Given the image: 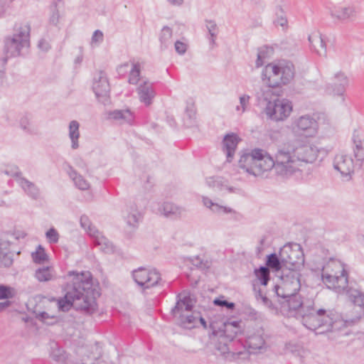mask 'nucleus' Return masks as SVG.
<instances>
[{"mask_svg":"<svg viewBox=\"0 0 364 364\" xmlns=\"http://www.w3.org/2000/svg\"><path fill=\"white\" fill-rule=\"evenodd\" d=\"M246 344L250 353L265 350L267 348L265 333L263 329H259L250 335L246 340Z\"/></svg>","mask_w":364,"mask_h":364,"instance_id":"nucleus-17","label":"nucleus"},{"mask_svg":"<svg viewBox=\"0 0 364 364\" xmlns=\"http://www.w3.org/2000/svg\"><path fill=\"white\" fill-rule=\"evenodd\" d=\"M32 258L34 262L41 264L48 259V255L41 245H38L35 252L32 253Z\"/></svg>","mask_w":364,"mask_h":364,"instance_id":"nucleus-40","label":"nucleus"},{"mask_svg":"<svg viewBox=\"0 0 364 364\" xmlns=\"http://www.w3.org/2000/svg\"><path fill=\"white\" fill-rule=\"evenodd\" d=\"M68 282L63 290L64 298L58 300V307L63 311L71 306L91 315L97 309L96 298L98 291L93 288L92 274L90 272H69Z\"/></svg>","mask_w":364,"mask_h":364,"instance_id":"nucleus-2","label":"nucleus"},{"mask_svg":"<svg viewBox=\"0 0 364 364\" xmlns=\"http://www.w3.org/2000/svg\"><path fill=\"white\" fill-rule=\"evenodd\" d=\"M136 92L141 102L146 106L152 103V100L155 97V91L151 82L148 80L143 81L138 86Z\"/></svg>","mask_w":364,"mask_h":364,"instance_id":"nucleus-19","label":"nucleus"},{"mask_svg":"<svg viewBox=\"0 0 364 364\" xmlns=\"http://www.w3.org/2000/svg\"><path fill=\"white\" fill-rule=\"evenodd\" d=\"M251 314H252L254 316H255V318H257V316H258V313L255 311V310H252Z\"/></svg>","mask_w":364,"mask_h":364,"instance_id":"nucleus-62","label":"nucleus"},{"mask_svg":"<svg viewBox=\"0 0 364 364\" xmlns=\"http://www.w3.org/2000/svg\"><path fill=\"white\" fill-rule=\"evenodd\" d=\"M347 295L350 301L358 307V316L364 315V294L358 289L350 288L347 290Z\"/></svg>","mask_w":364,"mask_h":364,"instance_id":"nucleus-24","label":"nucleus"},{"mask_svg":"<svg viewBox=\"0 0 364 364\" xmlns=\"http://www.w3.org/2000/svg\"><path fill=\"white\" fill-rule=\"evenodd\" d=\"M241 333L240 326L237 321L226 323L223 330L220 331L214 338L215 348L221 355L232 353L231 343Z\"/></svg>","mask_w":364,"mask_h":364,"instance_id":"nucleus-9","label":"nucleus"},{"mask_svg":"<svg viewBox=\"0 0 364 364\" xmlns=\"http://www.w3.org/2000/svg\"><path fill=\"white\" fill-rule=\"evenodd\" d=\"M80 123L76 120H72L68 127L69 138L71 141V148L77 149L79 147V138H80Z\"/></svg>","mask_w":364,"mask_h":364,"instance_id":"nucleus-29","label":"nucleus"},{"mask_svg":"<svg viewBox=\"0 0 364 364\" xmlns=\"http://www.w3.org/2000/svg\"><path fill=\"white\" fill-rule=\"evenodd\" d=\"M348 85V77L343 73L338 72L334 75L332 87L335 95H342Z\"/></svg>","mask_w":364,"mask_h":364,"instance_id":"nucleus-25","label":"nucleus"},{"mask_svg":"<svg viewBox=\"0 0 364 364\" xmlns=\"http://www.w3.org/2000/svg\"><path fill=\"white\" fill-rule=\"evenodd\" d=\"M193 263L195 266L198 267H200V268H203L205 265L203 264V262H202V259L199 257H197L193 261Z\"/></svg>","mask_w":364,"mask_h":364,"instance_id":"nucleus-59","label":"nucleus"},{"mask_svg":"<svg viewBox=\"0 0 364 364\" xmlns=\"http://www.w3.org/2000/svg\"><path fill=\"white\" fill-rule=\"evenodd\" d=\"M12 176L16 178L18 184L28 197L34 200L39 198L40 189L34 183L23 177L21 171L14 172Z\"/></svg>","mask_w":364,"mask_h":364,"instance_id":"nucleus-18","label":"nucleus"},{"mask_svg":"<svg viewBox=\"0 0 364 364\" xmlns=\"http://www.w3.org/2000/svg\"><path fill=\"white\" fill-rule=\"evenodd\" d=\"M266 96L262 100L258 96L259 103L263 105L265 103L264 111L267 116L274 121H283L287 119L292 111V105L290 101L287 99H276L269 100Z\"/></svg>","mask_w":364,"mask_h":364,"instance_id":"nucleus-10","label":"nucleus"},{"mask_svg":"<svg viewBox=\"0 0 364 364\" xmlns=\"http://www.w3.org/2000/svg\"><path fill=\"white\" fill-rule=\"evenodd\" d=\"M91 237L93 240L95 246L97 247L101 251L105 253L114 252L112 243L98 230H93Z\"/></svg>","mask_w":364,"mask_h":364,"instance_id":"nucleus-22","label":"nucleus"},{"mask_svg":"<svg viewBox=\"0 0 364 364\" xmlns=\"http://www.w3.org/2000/svg\"><path fill=\"white\" fill-rule=\"evenodd\" d=\"M36 318L48 325H53L58 321V318L55 316L50 315L46 311L39 312Z\"/></svg>","mask_w":364,"mask_h":364,"instance_id":"nucleus-42","label":"nucleus"},{"mask_svg":"<svg viewBox=\"0 0 364 364\" xmlns=\"http://www.w3.org/2000/svg\"><path fill=\"white\" fill-rule=\"evenodd\" d=\"M64 3L62 0H53L50 5L52 14L50 17V23H55L60 20L59 9L63 8Z\"/></svg>","mask_w":364,"mask_h":364,"instance_id":"nucleus-35","label":"nucleus"},{"mask_svg":"<svg viewBox=\"0 0 364 364\" xmlns=\"http://www.w3.org/2000/svg\"><path fill=\"white\" fill-rule=\"evenodd\" d=\"M266 264V267L272 269L274 271L282 270V272L284 269V264L282 261L280 255H279V256H277L275 253L267 256Z\"/></svg>","mask_w":364,"mask_h":364,"instance_id":"nucleus-33","label":"nucleus"},{"mask_svg":"<svg viewBox=\"0 0 364 364\" xmlns=\"http://www.w3.org/2000/svg\"><path fill=\"white\" fill-rule=\"evenodd\" d=\"M279 255L287 269H297L304 263V256L300 245H296L295 248L284 245L281 248Z\"/></svg>","mask_w":364,"mask_h":364,"instance_id":"nucleus-11","label":"nucleus"},{"mask_svg":"<svg viewBox=\"0 0 364 364\" xmlns=\"http://www.w3.org/2000/svg\"><path fill=\"white\" fill-rule=\"evenodd\" d=\"M301 274L298 269L284 268L280 276V283L274 287L278 299L296 294L301 289Z\"/></svg>","mask_w":364,"mask_h":364,"instance_id":"nucleus-8","label":"nucleus"},{"mask_svg":"<svg viewBox=\"0 0 364 364\" xmlns=\"http://www.w3.org/2000/svg\"><path fill=\"white\" fill-rule=\"evenodd\" d=\"M196 115V110L195 103L193 100H189L186 102L185 110V124L187 127H190L193 126Z\"/></svg>","mask_w":364,"mask_h":364,"instance_id":"nucleus-31","label":"nucleus"},{"mask_svg":"<svg viewBox=\"0 0 364 364\" xmlns=\"http://www.w3.org/2000/svg\"><path fill=\"white\" fill-rule=\"evenodd\" d=\"M68 174L77 188L82 191L89 189L90 183L83 176L77 174L72 167H70Z\"/></svg>","mask_w":364,"mask_h":364,"instance_id":"nucleus-32","label":"nucleus"},{"mask_svg":"<svg viewBox=\"0 0 364 364\" xmlns=\"http://www.w3.org/2000/svg\"><path fill=\"white\" fill-rule=\"evenodd\" d=\"M172 30L168 26H164L161 29L159 40L161 44V48H166L172 43Z\"/></svg>","mask_w":364,"mask_h":364,"instance_id":"nucleus-34","label":"nucleus"},{"mask_svg":"<svg viewBox=\"0 0 364 364\" xmlns=\"http://www.w3.org/2000/svg\"><path fill=\"white\" fill-rule=\"evenodd\" d=\"M294 77V66L290 61L282 60L269 63L264 68L262 79L269 87L287 85Z\"/></svg>","mask_w":364,"mask_h":364,"instance_id":"nucleus-5","label":"nucleus"},{"mask_svg":"<svg viewBox=\"0 0 364 364\" xmlns=\"http://www.w3.org/2000/svg\"><path fill=\"white\" fill-rule=\"evenodd\" d=\"M194 304L195 301L190 296H183L171 310L179 325L185 328H194L198 323L199 312L193 311Z\"/></svg>","mask_w":364,"mask_h":364,"instance_id":"nucleus-7","label":"nucleus"},{"mask_svg":"<svg viewBox=\"0 0 364 364\" xmlns=\"http://www.w3.org/2000/svg\"><path fill=\"white\" fill-rule=\"evenodd\" d=\"M10 237H12V235L9 233H6L1 237V238H0V253H1V252L3 253L11 252L9 251L10 245L11 243L10 241V239H9Z\"/></svg>","mask_w":364,"mask_h":364,"instance_id":"nucleus-44","label":"nucleus"},{"mask_svg":"<svg viewBox=\"0 0 364 364\" xmlns=\"http://www.w3.org/2000/svg\"><path fill=\"white\" fill-rule=\"evenodd\" d=\"M277 23H287V19L284 11L281 8L277 9Z\"/></svg>","mask_w":364,"mask_h":364,"instance_id":"nucleus-56","label":"nucleus"},{"mask_svg":"<svg viewBox=\"0 0 364 364\" xmlns=\"http://www.w3.org/2000/svg\"><path fill=\"white\" fill-rule=\"evenodd\" d=\"M294 129L307 136H312L317 132L318 123L314 117L306 114L294 121Z\"/></svg>","mask_w":364,"mask_h":364,"instance_id":"nucleus-16","label":"nucleus"},{"mask_svg":"<svg viewBox=\"0 0 364 364\" xmlns=\"http://www.w3.org/2000/svg\"><path fill=\"white\" fill-rule=\"evenodd\" d=\"M322 152L325 149L315 144L294 141L279 146L274 157L261 149L244 152L238 163L250 175L259 176L273 168L276 175L287 178L299 170L301 162L313 163Z\"/></svg>","mask_w":364,"mask_h":364,"instance_id":"nucleus-1","label":"nucleus"},{"mask_svg":"<svg viewBox=\"0 0 364 364\" xmlns=\"http://www.w3.org/2000/svg\"><path fill=\"white\" fill-rule=\"evenodd\" d=\"M0 263L4 267H10L13 264V257L11 252L0 253Z\"/></svg>","mask_w":364,"mask_h":364,"instance_id":"nucleus-50","label":"nucleus"},{"mask_svg":"<svg viewBox=\"0 0 364 364\" xmlns=\"http://www.w3.org/2000/svg\"><path fill=\"white\" fill-rule=\"evenodd\" d=\"M80 222L82 228L87 232L90 237L92 236L93 230H97L96 227L92 225L89 218L87 215H82L80 217Z\"/></svg>","mask_w":364,"mask_h":364,"instance_id":"nucleus-45","label":"nucleus"},{"mask_svg":"<svg viewBox=\"0 0 364 364\" xmlns=\"http://www.w3.org/2000/svg\"><path fill=\"white\" fill-rule=\"evenodd\" d=\"M334 168L339 171L342 176L347 181L351 178V174L354 171V163L351 156L345 154H338L336 155L333 160Z\"/></svg>","mask_w":364,"mask_h":364,"instance_id":"nucleus-15","label":"nucleus"},{"mask_svg":"<svg viewBox=\"0 0 364 364\" xmlns=\"http://www.w3.org/2000/svg\"><path fill=\"white\" fill-rule=\"evenodd\" d=\"M239 142V138L235 134H227L223 141V150L226 154L227 161H231Z\"/></svg>","mask_w":364,"mask_h":364,"instance_id":"nucleus-23","label":"nucleus"},{"mask_svg":"<svg viewBox=\"0 0 364 364\" xmlns=\"http://www.w3.org/2000/svg\"><path fill=\"white\" fill-rule=\"evenodd\" d=\"M159 211L166 218H176L181 215L183 209L172 203L166 202L159 207Z\"/></svg>","mask_w":364,"mask_h":364,"instance_id":"nucleus-27","label":"nucleus"},{"mask_svg":"<svg viewBox=\"0 0 364 364\" xmlns=\"http://www.w3.org/2000/svg\"><path fill=\"white\" fill-rule=\"evenodd\" d=\"M198 323H200L204 327H206V322H205V319L203 317H201L200 314H199Z\"/></svg>","mask_w":364,"mask_h":364,"instance_id":"nucleus-61","label":"nucleus"},{"mask_svg":"<svg viewBox=\"0 0 364 364\" xmlns=\"http://www.w3.org/2000/svg\"><path fill=\"white\" fill-rule=\"evenodd\" d=\"M309 41L319 55L326 56V45L325 39L321 33H314L311 34L309 36Z\"/></svg>","mask_w":364,"mask_h":364,"instance_id":"nucleus-26","label":"nucleus"},{"mask_svg":"<svg viewBox=\"0 0 364 364\" xmlns=\"http://www.w3.org/2000/svg\"><path fill=\"white\" fill-rule=\"evenodd\" d=\"M171 5L175 6H181L184 0H166Z\"/></svg>","mask_w":364,"mask_h":364,"instance_id":"nucleus-58","label":"nucleus"},{"mask_svg":"<svg viewBox=\"0 0 364 364\" xmlns=\"http://www.w3.org/2000/svg\"><path fill=\"white\" fill-rule=\"evenodd\" d=\"M133 279L144 290L158 285L161 280L160 274L156 269L140 267L133 271Z\"/></svg>","mask_w":364,"mask_h":364,"instance_id":"nucleus-12","label":"nucleus"},{"mask_svg":"<svg viewBox=\"0 0 364 364\" xmlns=\"http://www.w3.org/2000/svg\"><path fill=\"white\" fill-rule=\"evenodd\" d=\"M38 48L43 52H47L50 48V46L48 41L44 38H41L38 43Z\"/></svg>","mask_w":364,"mask_h":364,"instance_id":"nucleus-54","label":"nucleus"},{"mask_svg":"<svg viewBox=\"0 0 364 364\" xmlns=\"http://www.w3.org/2000/svg\"><path fill=\"white\" fill-rule=\"evenodd\" d=\"M175 49L178 53L182 55L186 53L187 46L184 43L177 41L175 43Z\"/></svg>","mask_w":364,"mask_h":364,"instance_id":"nucleus-55","label":"nucleus"},{"mask_svg":"<svg viewBox=\"0 0 364 364\" xmlns=\"http://www.w3.org/2000/svg\"><path fill=\"white\" fill-rule=\"evenodd\" d=\"M16 295V291L14 288L0 284V300L12 299Z\"/></svg>","mask_w":364,"mask_h":364,"instance_id":"nucleus-39","label":"nucleus"},{"mask_svg":"<svg viewBox=\"0 0 364 364\" xmlns=\"http://www.w3.org/2000/svg\"><path fill=\"white\" fill-rule=\"evenodd\" d=\"M21 127L27 132L31 133L33 132V127L29 122L27 117H23L20 120Z\"/></svg>","mask_w":364,"mask_h":364,"instance_id":"nucleus-53","label":"nucleus"},{"mask_svg":"<svg viewBox=\"0 0 364 364\" xmlns=\"http://www.w3.org/2000/svg\"><path fill=\"white\" fill-rule=\"evenodd\" d=\"M35 277L41 282H48L55 279V274L52 267H43L36 270Z\"/></svg>","mask_w":364,"mask_h":364,"instance_id":"nucleus-30","label":"nucleus"},{"mask_svg":"<svg viewBox=\"0 0 364 364\" xmlns=\"http://www.w3.org/2000/svg\"><path fill=\"white\" fill-rule=\"evenodd\" d=\"M142 213L139 210L135 203H129L124 213V218L127 224L132 228H136L142 220Z\"/></svg>","mask_w":364,"mask_h":364,"instance_id":"nucleus-21","label":"nucleus"},{"mask_svg":"<svg viewBox=\"0 0 364 364\" xmlns=\"http://www.w3.org/2000/svg\"><path fill=\"white\" fill-rule=\"evenodd\" d=\"M4 6H0V16L4 13Z\"/></svg>","mask_w":364,"mask_h":364,"instance_id":"nucleus-63","label":"nucleus"},{"mask_svg":"<svg viewBox=\"0 0 364 364\" xmlns=\"http://www.w3.org/2000/svg\"><path fill=\"white\" fill-rule=\"evenodd\" d=\"M207 184L210 187H213L214 188H217L218 190H222L224 187L223 181L219 177H210L208 178L206 181ZM225 187L229 190L230 192H232L233 191V188H228L227 186H225Z\"/></svg>","mask_w":364,"mask_h":364,"instance_id":"nucleus-41","label":"nucleus"},{"mask_svg":"<svg viewBox=\"0 0 364 364\" xmlns=\"http://www.w3.org/2000/svg\"><path fill=\"white\" fill-rule=\"evenodd\" d=\"M46 236L50 243H56L59 240V234L53 228L46 232Z\"/></svg>","mask_w":364,"mask_h":364,"instance_id":"nucleus-51","label":"nucleus"},{"mask_svg":"<svg viewBox=\"0 0 364 364\" xmlns=\"http://www.w3.org/2000/svg\"><path fill=\"white\" fill-rule=\"evenodd\" d=\"M321 280L328 289L339 294L344 292L348 279L343 263L339 259L329 258L321 267Z\"/></svg>","mask_w":364,"mask_h":364,"instance_id":"nucleus-3","label":"nucleus"},{"mask_svg":"<svg viewBox=\"0 0 364 364\" xmlns=\"http://www.w3.org/2000/svg\"><path fill=\"white\" fill-rule=\"evenodd\" d=\"M250 96L247 95H242L240 97V105L236 106L235 109L237 112L243 113L245 112L250 102Z\"/></svg>","mask_w":364,"mask_h":364,"instance_id":"nucleus-47","label":"nucleus"},{"mask_svg":"<svg viewBox=\"0 0 364 364\" xmlns=\"http://www.w3.org/2000/svg\"><path fill=\"white\" fill-rule=\"evenodd\" d=\"M92 89L99 100L105 103L107 100L110 88L107 75L104 72L99 71L95 75Z\"/></svg>","mask_w":364,"mask_h":364,"instance_id":"nucleus-14","label":"nucleus"},{"mask_svg":"<svg viewBox=\"0 0 364 364\" xmlns=\"http://www.w3.org/2000/svg\"><path fill=\"white\" fill-rule=\"evenodd\" d=\"M213 304L218 306L226 307L228 309L230 310L233 309L235 306V304L233 302H229L226 300L220 298L215 299L213 301Z\"/></svg>","mask_w":364,"mask_h":364,"instance_id":"nucleus-52","label":"nucleus"},{"mask_svg":"<svg viewBox=\"0 0 364 364\" xmlns=\"http://www.w3.org/2000/svg\"><path fill=\"white\" fill-rule=\"evenodd\" d=\"M254 289L255 291V297L257 301L261 300L262 304L265 305L266 306L274 309V306L272 305V303L271 300H269L262 291L261 289H259L258 291L256 290V287H254Z\"/></svg>","mask_w":364,"mask_h":364,"instance_id":"nucleus-48","label":"nucleus"},{"mask_svg":"<svg viewBox=\"0 0 364 364\" xmlns=\"http://www.w3.org/2000/svg\"><path fill=\"white\" fill-rule=\"evenodd\" d=\"M140 64L134 61L132 62V69L129 75V82L136 85L139 81Z\"/></svg>","mask_w":364,"mask_h":364,"instance_id":"nucleus-38","label":"nucleus"},{"mask_svg":"<svg viewBox=\"0 0 364 364\" xmlns=\"http://www.w3.org/2000/svg\"><path fill=\"white\" fill-rule=\"evenodd\" d=\"M102 40H103L102 33L99 30L95 31L92 37V43H99V42L102 41Z\"/></svg>","mask_w":364,"mask_h":364,"instance_id":"nucleus-57","label":"nucleus"},{"mask_svg":"<svg viewBox=\"0 0 364 364\" xmlns=\"http://www.w3.org/2000/svg\"><path fill=\"white\" fill-rule=\"evenodd\" d=\"M237 355L238 356H240V355H247V353H245V352H244V353L243 352H238V353H237Z\"/></svg>","mask_w":364,"mask_h":364,"instance_id":"nucleus-64","label":"nucleus"},{"mask_svg":"<svg viewBox=\"0 0 364 364\" xmlns=\"http://www.w3.org/2000/svg\"><path fill=\"white\" fill-rule=\"evenodd\" d=\"M109 118L120 124H133L135 119L134 113L129 108L114 109L109 114Z\"/></svg>","mask_w":364,"mask_h":364,"instance_id":"nucleus-20","label":"nucleus"},{"mask_svg":"<svg viewBox=\"0 0 364 364\" xmlns=\"http://www.w3.org/2000/svg\"><path fill=\"white\" fill-rule=\"evenodd\" d=\"M279 299H282V301L278 300L281 303L282 307H288L289 311L294 313V316L298 318H300L304 313L306 309L304 305L309 300H311L310 299H302L297 293L288 297H279Z\"/></svg>","mask_w":364,"mask_h":364,"instance_id":"nucleus-13","label":"nucleus"},{"mask_svg":"<svg viewBox=\"0 0 364 364\" xmlns=\"http://www.w3.org/2000/svg\"><path fill=\"white\" fill-rule=\"evenodd\" d=\"M29 24H15L11 36L4 38V52L8 57L15 58L28 53L31 46Z\"/></svg>","mask_w":364,"mask_h":364,"instance_id":"nucleus-6","label":"nucleus"},{"mask_svg":"<svg viewBox=\"0 0 364 364\" xmlns=\"http://www.w3.org/2000/svg\"><path fill=\"white\" fill-rule=\"evenodd\" d=\"M354 146H353V152L354 156L358 161H363L364 160V147L363 146V144L361 141L353 139Z\"/></svg>","mask_w":364,"mask_h":364,"instance_id":"nucleus-43","label":"nucleus"},{"mask_svg":"<svg viewBox=\"0 0 364 364\" xmlns=\"http://www.w3.org/2000/svg\"><path fill=\"white\" fill-rule=\"evenodd\" d=\"M10 305V302L6 301L4 302H0V311L4 310L5 308L8 307Z\"/></svg>","mask_w":364,"mask_h":364,"instance_id":"nucleus-60","label":"nucleus"},{"mask_svg":"<svg viewBox=\"0 0 364 364\" xmlns=\"http://www.w3.org/2000/svg\"><path fill=\"white\" fill-rule=\"evenodd\" d=\"M255 274L262 285L266 286L269 280V270L268 267H260L255 270Z\"/></svg>","mask_w":364,"mask_h":364,"instance_id":"nucleus-37","label":"nucleus"},{"mask_svg":"<svg viewBox=\"0 0 364 364\" xmlns=\"http://www.w3.org/2000/svg\"><path fill=\"white\" fill-rule=\"evenodd\" d=\"M305 311L300 317L303 325L309 330L323 333L330 331L333 326V318L324 309L316 308L314 300H309L304 305Z\"/></svg>","mask_w":364,"mask_h":364,"instance_id":"nucleus-4","label":"nucleus"},{"mask_svg":"<svg viewBox=\"0 0 364 364\" xmlns=\"http://www.w3.org/2000/svg\"><path fill=\"white\" fill-rule=\"evenodd\" d=\"M355 14V9L352 6H348L346 7H343L339 10H335L333 14L340 20H346Z\"/></svg>","mask_w":364,"mask_h":364,"instance_id":"nucleus-36","label":"nucleus"},{"mask_svg":"<svg viewBox=\"0 0 364 364\" xmlns=\"http://www.w3.org/2000/svg\"><path fill=\"white\" fill-rule=\"evenodd\" d=\"M202 201L207 208L210 209L213 213L222 215V214H228V213H235V210L231 208L221 205L217 203L213 202L211 199L206 196L202 197Z\"/></svg>","mask_w":364,"mask_h":364,"instance_id":"nucleus-28","label":"nucleus"},{"mask_svg":"<svg viewBox=\"0 0 364 364\" xmlns=\"http://www.w3.org/2000/svg\"><path fill=\"white\" fill-rule=\"evenodd\" d=\"M209 33V43L211 48H213L215 46V38H216L218 33V28L217 27V24H210V26L207 27Z\"/></svg>","mask_w":364,"mask_h":364,"instance_id":"nucleus-49","label":"nucleus"},{"mask_svg":"<svg viewBox=\"0 0 364 364\" xmlns=\"http://www.w3.org/2000/svg\"><path fill=\"white\" fill-rule=\"evenodd\" d=\"M272 51V50L267 47L260 48L258 50L257 53V59L256 60L257 67H260L263 65V59H264L268 53Z\"/></svg>","mask_w":364,"mask_h":364,"instance_id":"nucleus-46","label":"nucleus"}]
</instances>
